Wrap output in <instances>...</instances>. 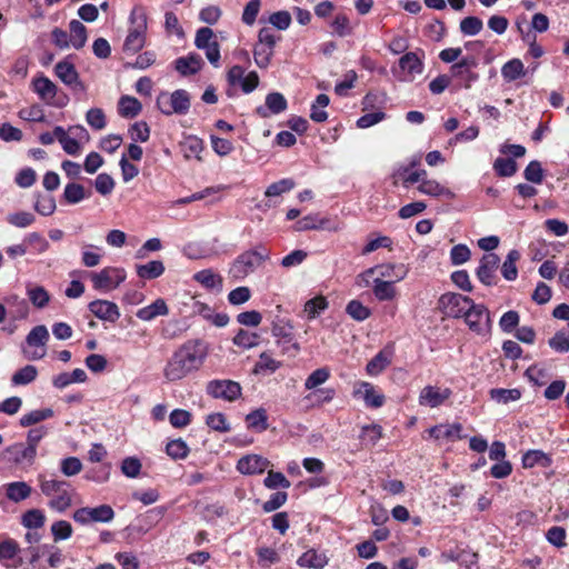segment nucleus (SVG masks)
Wrapping results in <instances>:
<instances>
[{
	"instance_id": "obj_33",
	"label": "nucleus",
	"mask_w": 569,
	"mask_h": 569,
	"mask_svg": "<svg viewBox=\"0 0 569 569\" xmlns=\"http://www.w3.org/2000/svg\"><path fill=\"white\" fill-rule=\"evenodd\" d=\"M418 190L430 197H447L452 198L453 193L446 187L441 186L436 180L423 179L418 186Z\"/></svg>"
},
{
	"instance_id": "obj_7",
	"label": "nucleus",
	"mask_w": 569,
	"mask_h": 569,
	"mask_svg": "<svg viewBox=\"0 0 569 569\" xmlns=\"http://www.w3.org/2000/svg\"><path fill=\"white\" fill-rule=\"evenodd\" d=\"M132 23L136 27L130 30L127 36L123 50L127 52H138L144 44V30L147 28V19L142 10L133 9L130 16Z\"/></svg>"
},
{
	"instance_id": "obj_1",
	"label": "nucleus",
	"mask_w": 569,
	"mask_h": 569,
	"mask_svg": "<svg viewBox=\"0 0 569 569\" xmlns=\"http://www.w3.org/2000/svg\"><path fill=\"white\" fill-rule=\"evenodd\" d=\"M208 355L206 345L200 340H189L180 346L167 361L163 376L169 382L179 381L198 371Z\"/></svg>"
},
{
	"instance_id": "obj_44",
	"label": "nucleus",
	"mask_w": 569,
	"mask_h": 569,
	"mask_svg": "<svg viewBox=\"0 0 569 569\" xmlns=\"http://www.w3.org/2000/svg\"><path fill=\"white\" fill-rule=\"evenodd\" d=\"M328 308V301L323 296H317L305 303L303 312L308 319H315Z\"/></svg>"
},
{
	"instance_id": "obj_38",
	"label": "nucleus",
	"mask_w": 569,
	"mask_h": 569,
	"mask_svg": "<svg viewBox=\"0 0 569 569\" xmlns=\"http://www.w3.org/2000/svg\"><path fill=\"white\" fill-rule=\"evenodd\" d=\"M37 376V368L32 365H27L13 373L11 377V383L13 386H26L34 381Z\"/></svg>"
},
{
	"instance_id": "obj_55",
	"label": "nucleus",
	"mask_w": 569,
	"mask_h": 569,
	"mask_svg": "<svg viewBox=\"0 0 569 569\" xmlns=\"http://www.w3.org/2000/svg\"><path fill=\"white\" fill-rule=\"evenodd\" d=\"M263 485L268 489H277L279 487L288 489L291 486L290 481L283 476V473L272 470L268 472V476L263 480Z\"/></svg>"
},
{
	"instance_id": "obj_52",
	"label": "nucleus",
	"mask_w": 569,
	"mask_h": 569,
	"mask_svg": "<svg viewBox=\"0 0 569 569\" xmlns=\"http://www.w3.org/2000/svg\"><path fill=\"white\" fill-rule=\"evenodd\" d=\"M483 28L482 20L478 17H466L460 21V31L465 36H476Z\"/></svg>"
},
{
	"instance_id": "obj_24",
	"label": "nucleus",
	"mask_w": 569,
	"mask_h": 569,
	"mask_svg": "<svg viewBox=\"0 0 569 569\" xmlns=\"http://www.w3.org/2000/svg\"><path fill=\"white\" fill-rule=\"evenodd\" d=\"M169 308L162 298L157 299L151 305L141 308L137 311L136 316L143 321H151L159 316H167Z\"/></svg>"
},
{
	"instance_id": "obj_36",
	"label": "nucleus",
	"mask_w": 569,
	"mask_h": 569,
	"mask_svg": "<svg viewBox=\"0 0 569 569\" xmlns=\"http://www.w3.org/2000/svg\"><path fill=\"white\" fill-rule=\"evenodd\" d=\"M372 291L379 301L392 300L396 297V289L392 281H386L381 278H376L373 280Z\"/></svg>"
},
{
	"instance_id": "obj_19",
	"label": "nucleus",
	"mask_w": 569,
	"mask_h": 569,
	"mask_svg": "<svg viewBox=\"0 0 569 569\" xmlns=\"http://www.w3.org/2000/svg\"><path fill=\"white\" fill-rule=\"evenodd\" d=\"M20 547L13 539H6L0 543V561L4 563L7 568H18L23 563V559L18 557Z\"/></svg>"
},
{
	"instance_id": "obj_29",
	"label": "nucleus",
	"mask_w": 569,
	"mask_h": 569,
	"mask_svg": "<svg viewBox=\"0 0 569 569\" xmlns=\"http://www.w3.org/2000/svg\"><path fill=\"white\" fill-rule=\"evenodd\" d=\"M552 465V459L549 455L541 450H529L522 457L523 468H532L535 466H541L548 468Z\"/></svg>"
},
{
	"instance_id": "obj_27",
	"label": "nucleus",
	"mask_w": 569,
	"mask_h": 569,
	"mask_svg": "<svg viewBox=\"0 0 569 569\" xmlns=\"http://www.w3.org/2000/svg\"><path fill=\"white\" fill-rule=\"evenodd\" d=\"M357 393H362L367 407L380 408L385 403V396L378 392L369 382H362Z\"/></svg>"
},
{
	"instance_id": "obj_32",
	"label": "nucleus",
	"mask_w": 569,
	"mask_h": 569,
	"mask_svg": "<svg viewBox=\"0 0 569 569\" xmlns=\"http://www.w3.org/2000/svg\"><path fill=\"white\" fill-rule=\"evenodd\" d=\"M399 67L402 71L413 77L423 71V63L416 52H407L399 59Z\"/></svg>"
},
{
	"instance_id": "obj_48",
	"label": "nucleus",
	"mask_w": 569,
	"mask_h": 569,
	"mask_svg": "<svg viewBox=\"0 0 569 569\" xmlns=\"http://www.w3.org/2000/svg\"><path fill=\"white\" fill-rule=\"evenodd\" d=\"M166 451L172 459H184L189 455V447L181 439H174L167 443Z\"/></svg>"
},
{
	"instance_id": "obj_47",
	"label": "nucleus",
	"mask_w": 569,
	"mask_h": 569,
	"mask_svg": "<svg viewBox=\"0 0 569 569\" xmlns=\"http://www.w3.org/2000/svg\"><path fill=\"white\" fill-rule=\"evenodd\" d=\"M46 516L40 509H31L23 513L22 525L28 529H38L43 527Z\"/></svg>"
},
{
	"instance_id": "obj_6",
	"label": "nucleus",
	"mask_w": 569,
	"mask_h": 569,
	"mask_svg": "<svg viewBox=\"0 0 569 569\" xmlns=\"http://www.w3.org/2000/svg\"><path fill=\"white\" fill-rule=\"evenodd\" d=\"M472 299L456 292H447L440 296L438 309L449 318H462Z\"/></svg>"
},
{
	"instance_id": "obj_51",
	"label": "nucleus",
	"mask_w": 569,
	"mask_h": 569,
	"mask_svg": "<svg viewBox=\"0 0 569 569\" xmlns=\"http://www.w3.org/2000/svg\"><path fill=\"white\" fill-rule=\"evenodd\" d=\"M346 312L357 321H363L371 315L370 309L363 306L359 300H351L346 307Z\"/></svg>"
},
{
	"instance_id": "obj_62",
	"label": "nucleus",
	"mask_w": 569,
	"mask_h": 569,
	"mask_svg": "<svg viewBox=\"0 0 569 569\" xmlns=\"http://www.w3.org/2000/svg\"><path fill=\"white\" fill-rule=\"evenodd\" d=\"M258 335L240 329L233 338V343L238 347L249 349L258 345Z\"/></svg>"
},
{
	"instance_id": "obj_42",
	"label": "nucleus",
	"mask_w": 569,
	"mask_h": 569,
	"mask_svg": "<svg viewBox=\"0 0 569 569\" xmlns=\"http://www.w3.org/2000/svg\"><path fill=\"white\" fill-rule=\"evenodd\" d=\"M390 357L383 350L379 351L368 363H367V372L370 376H378L389 365Z\"/></svg>"
},
{
	"instance_id": "obj_13",
	"label": "nucleus",
	"mask_w": 569,
	"mask_h": 569,
	"mask_svg": "<svg viewBox=\"0 0 569 569\" xmlns=\"http://www.w3.org/2000/svg\"><path fill=\"white\" fill-rule=\"evenodd\" d=\"M408 271H409L408 267L403 263H399V264L385 263V264H379V266L369 268L368 270H366L362 273V277L368 279L369 277L377 273L379 276L378 278H381L382 280L385 278L389 279L388 281H392V283H393L396 281H400V280L405 279L406 276L408 274Z\"/></svg>"
},
{
	"instance_id": "obj_59",
	"label": "nucleus",
	"mask_w": 569,
	"mask_h": 569,
	"mask_svg": "<svg viewBox=\"0 0 569 569\" xmlns=\"http://www.w3.org/2000/svg\"><path fill=\"white\" fill-rule=\"evenodd\" d=\"M548 345L556 352L565 353L569 351V333L565 331H557L552 338L549 339Z\"/></svg>"
},
{
	"instance_id": "obj_4",
	"label": "nucleus",
	"mask_w": 569,
	"mask_h": 569,
	"mask_svg": "<svg viewBox=\"0 0 569 569\" xmlns=\"http://www.w3.org/2000/svg\"><path fill=\"white\" fill-rule=\"evenodd\" d=\"M462 318L469 329L479 336H486L491 331L490 312L485 305L472 300Z\"/></svg>"
},
{
	"instance_id": "obj_58",
	"label": "nucleus",
	"mask_w": 569,
	"mask_h": 569,
	"mask_svg": "<svg viewBox=\"0 0 569 569\" xmlns=\"http://www.w3.org/2000/svg\"><path fill=\"white\" fill-rule=\"evenodd\" d=\"M281 367V362L273 359L271 356H269L267 352H262L259 356V360L257 361L254 366V372H261V371H270L274 372L277 369Z\"/></svg>"
},
{
	"instance_id": "obj_54",
	"label": "nucleus",
	"mask_w": 569,
	"mask_h": 569,
	"mask_svg": "<svg viewBox=\"0 0 569 569\" xmlns=\"http://www.w3.org/2000/svg\"><path fill=\"white\" fill-rule=\"evenodd\" d=\"M206 423L210 429L219 432H228L231 429L226 416L221 412L209 415L206 419Z\"/></svg>"
},
{
	"instance_id": "obj_21",
	"label": "nucleus",
	"mask_w": 569,
	"mask_h": 569,
	"mask_svg": "<svg viewBox=\"0 0 569 569\" xmlns=\"http://www.w3.org/2000/svg\"><path fill=\"white\" fill-rule=\"evenodd\" d=\"M329 558L325 552H318L309 549L303 552L297 560L298 566L310 569H323L328 565Z\"/></svg>"
},
{
	"instance_id": "obj_46",
	"label": "nucleus",
	"mask_w": 569,
	"mask_h": 569,
	"mask_svg": "<svg viewBox=\"0 0 569 569\" xmlns=\"http://www.w3.org/2000/svg\"><path fill=\"white\" fill-rule=\"evenodd\" d=\"M330 378V370L327 367H322L312 371L305 381V388L307 390L316 389L323 385Z\"/></svg>"
},
{
	"instance_id": "obj_60",
	"label": "nucleus",
	"mask_w": 569,
	"mask_h": 569,
	"mask_svg": "<svg viewBox=\"0 0 569 569\" xmlns=\"http://www.w3.org/2000/svg\"><path fill=\"white\" fill-rule=\"evenodd\" d=\"M114 186L116 183L113 178L108 173H100L94 180V188L97 192L102 196L110 194L113 191Z\"/></svg>"
},
{
	"instance_id": "obj_43",
	"label": "nucleus",
	"mask_w": 569,
	"mask_h": 569,
	"mask_svg": "<svg viewBox=\"0 0 569 569\" xmlns=\"http://www.w3.org/2000/svg\"><path fill=\"white\" fill-rule=\"evenodd\" d=\"M193 279L207 289H213L222 286L221 277L210 269L197 272L193 276Z\"/></svg>"
},
{
	"instance_id": "obj_16",
	"label": "nucleus",
	"mask_w": 569,
	"mask_h": 569,
	"mask_svg": "<svg viewBox=\"0 0 569 569\" xmlns=\"http://www.w3.org/2000/svg\"><path fill=\"white\" fill-rule=\"evenodd\" d=\"M288 107L284 96L280 92H271L266 97L264 106H259L256 113L261 118H269L271 114H279Z\"/></svg>"
},
{
	"instance_id": "obj_2",
	"label": "nucleus",
	"mask_w": 569,
	"mask_h": 569,
	"mask_svg": "<svg viewBox=\"0 0 569 569\" xmlns=\"http://www.w3.org/2000/svg\"><path fill=\"white\" fill-rule=\"evenodd\" d=\"M268 258L269 251L263 246L244 251L232 262L229 269V274L234 280H243L250 273L260 268Z\"/></svg>"
},
{
	"instance_id": "obj_40",
	"label": "nucleus",
	"mask_w": 569,
	"mask_h": 569,
	"mask_svg": "<svg viewBox=\"0 0 569 569\" xmlns=\"http://www.w3.org/2000/svg\"><path fill=\"white\" fill-rule=\"evenodd\" d=\"M27 296L31 303L37 308H43L50 301V295L48 291L41 286H31L27 287Z\"/></svg>"
},
{
	"instance_id": "obj_26",
	"label": "nucleus",
	"mask_w": 569,
	"mask_h": 569,
	"mask_svg": "<svg viewBox=\"0 0 569 569\" xmlns=\"http://www.w3.org/2000/svg\"><path fill=\"white\" fill-rule=\"evenodd\" d=\"M32 488L24 481H14L6 485V496L10 501L20 502L30 497Z\"/></svg>"
},
{
	"instance_id": "obj_3",
	"label": "nucleus",
	"mask_w": 569,
	"mask_h": 569,
	"mask_svg": "<svg viewBox=\"0 0 569 569\" xmlns=\"http://www.w3.org/2000/svg\"><path fill=\"white\" fill-rule=\"evenodd\" d=\"M41 492L47 497H52L49 507L59 512L66 511L72 503L70 495V483L64 480L47 479L44 476L38 477Z\"/></svg>"
},
{
	"instance_id": "obj_28",
	"label": "nucleus",
	"mask_w": 569,
	"mask_h": 569,
	"mask_svg": "<svg viewBox=\"0 0 569 569\" xmlns=\"http://www.w3.org/2000/svg\"><path fill=\"white\" fill-rule=\"evenodd\" d=\"M272 336L290 343L293 340V325L286 318L277 317L272 321Z\"/></svg>"
},
{
	"instance_id": "obj_5",
	"label": "nucleus",
	"mask_w": 569,
	"mask_h": 569,
	"mask_svg": "<svg viewBox=\"0 0 569 569\" xmlns=\"http://www.w3.org/2000/svg\"><path fill=\"white\" fill-rule=\"evenodd\" d=\"M190 96L183 89L173 91L170 96L160 93L157 98V106L163 114H186L190 109Z\"/></svg>"
},
{
	"instance_id": "obj_14",
	"label": "nucleus",
	"mask_w": 569,
	"mask_h": 569,
	"mask_svg": "<svg viewBox=\"0 0 569 569\" xmlns=\"http://www.w3.org/2000/svg\"><path fill=\"white\" fill-rule=\"evenodd\" d=\"M54 73L66 86L71 87L73 90H86L73 63L67 60L58 62L54 67Z\"/></svg>"
},
{
	"instance_id": "obj_35",
	"label": "nucleus",
	"mask_w": 569,
	"mask_h": 569,
	"mask_svg": "<svg viewBox=\"0 0 569 569\" xmlns=\"http://www.w3.org/2000/svg\"><path fill=\"white\" fill-rule=\"evenodd\" d=\"M501 74L507 82L515 81L526 74L525 66L520 59H511L502 66Z\"/></svg>"
},
{
	"instance_id": "obj_39",
	"label": "nucleus",
	"mask_w": 569,
	"mask_h": 569,
	"mask_svg": "<svg viewBox=\"0 0 569 569\" xmlns=\"http://www.w3.org/2000/svg\"><path fill=\"white\" fill-rule=\"evenodd\" d=\"M248 428L256 431H264L268 429V417L264 409L260 408L248 413L246 417Z\"/></svg>"
},
{
	"instance_id": "obj_61",
	"label": "nucleus",
	"mask_w": 569,
	"mask_h": 569,
	"mask_svg": "<svg viewBox=\"0 0 569 569\" xmlns=\"http://www.w3.org/2000/svg\"><path fill=\"white\" fill-rule=\"evenodd\" d=\"M86 120L94 130H101L106 127V116L102 109L92 108L87 111Z\"/></svg>"
},
{
	"instance_id": "obj_34",
	"label": "nucleus",
	"mask_w": 569,
	"mask_h": 569,
	"mask_svg": "<svg viewBox=\"0 0 569 569\" xmlns=\"http://www.w3.org/2000/svg\"><path fill=\"white\" fill-rule=\"evenodd\" d=\"M70 29V43L71 46L79 50L84 47L87 42V28L79 20H71L69 23Z\"/></svg>"
},
{
	"instance_id": "obj_64",
	"label": "nucleus",
	"mask_w": 569,
	"mask_h": 569,
	"mask_svg": "<svg viewBox=\"0 0 569 569\" xmlns=\"http://www.w3.org/2000/svg\"><path fill=\"white\" fill-rule=\"evenodd\" d=\"M273 54V49L270 47L256 44L253 50L254 62L259 68H267L270 63L271 57Z\"/></svg>"
},
{
	"instance_id": "obj_63",
	"label": "nucleus",
	"mask_w": 569,
	"mask_h": 569,
	"mask_svg": "<svg viewBox=\"0 0 569 569\" xmlns=\"http://www.w3.org/2000/svg\"><path fill=\"white\" fill-rule=\"evenodd\" d=\"M520 316L517 311L510 310L502 315L499 321L500 329L506 332H512L519 325Z\"/></svg>"
},
{
	"instance_id": "obj_50",
	"label": "nucleus",
	"mask_w": 569,
	"mask_h": 569,
	"mask_svg": "<svg viewBox=\"0 0 569 569\" xmlns=\"http://www.w3.org/2000/svg\"><path fill=\"white\" fill-rule=\"evenodd\" d=\"M493 169L500 177H511L517 171V163L511 158H497L493 162Z\"/></svg>"
},
{
	"instance_id": "obj_45",
	"label": "nucleus",
	"mask_w": 569,
	"mask_h": 569,
	"mask_svg": "<svg viewBox=\"0 0 569 569\" xmlns=\"http://www.w3.org/2000/svg\"><path fill=\"white\" fill-rule=\"evenodd\" d=\"M490 398L498 403H508L511 401H517L521 398V391L517 388L515 389H502L496 388L490 390Z\"/></svg>"
},
{
	"instance_id": "obj_56",
	"label": "nucleus",
	"mask_w": 569,
	"mask_h": 569,
	"mask_svg": "<svg viewBox=\"0 0 569 569\" xmlns=\"http://www.w3.org/2000/svg\"><path fill=\"white\" fill-rule=\"evenodd\" d=\"M49 338L44 326H36L27 336V343L34 347H43Z\"/></svg>"
},
{
	"instance_id": "obj_11",
	"label": "nucleus",
	"mask_w": 569,
	"mask_h": 569,
	"mask_svg": "<svg viewBox=\"0 0 569 569\" xmlns=\"http://www.w3.org/2000/svg\"><path fill=\"white\" fill-rule=\"evenodd\" d=\"M31 87L44 103L59 108L64 106V102L54 100L58 93V87L48 77L41 74L33 78Z\"/></svg>"
},
{
	"instance_id": "obj_20",
	"label": "nucleus",
	"mask_w": 569,
	"mask_h": 569,
	"mask_svg": "<svg viewBox=\"0 0 569 569\" xmlns=\"http://www.w3.org/2000/svg\"><path fill=\"white\" fill-rule=\"evenodd\" d=\"M203 66V60L198 53H189L180 57L174 61L176 70L181 76H190L197 73Z\"/></svg>"
},
{
	"instance_id": "obj_41",
	"label": "nucleus",
	"mask_w": 569,
	"mask_h": 569,
	"mask_svg": "<svg viewBox=\"0 0 569 569\" xmlns=\"http://www.w3.org/2000/svg\"><path fill=\"white\" fill-rule=\"evenodd\" d=\"M53 415H54L53 410L50 409V408H44V409H40V410H32V411L23 415L20 418V425L22 427H30V426L39 423V422H41L43 420L52 418Z\"/></svg>"
},
{
	"instance_id": "obj_9",
	"label": "nucleus",
	"mask_w": 569,
	"mask_h": 569,
	"mask_svg": "<svg viewBox=\"0 0 569 569\" xmlns=\"http://www.w3.org/2000/svg\"><path fill=\"white\" fill-rule=\"evenodd\" d=\"M241 386L233 380H211L207 385V393L214 399L234 401L241 397Z\"/></svg>"
},
{
	"instance_id": "obj_25",
	"label": "nucleus",
	"mask_w": 569,
	"mask_h": 569,
	"mask_svg": "<svg viewBox=\"0 0 569 569\" xmlns=\"http://www.w3.org/2000/svg\"><path fill=\"white\" fill-rule=\"evenodd\" d=\"M92 192L86 190L84 187L77 182H70L64 187L62 194L63 200L69 204H76L82 200L90 198Z\"/></svg>"
},
{
	"instance_id": "obj_37",
	"label": "nucleus",
	"mask_w": 569,
	"mask_h": 569,
	"mask_svg": "<svg viewBox=\"0 0 569 569\" xmlns=\"http://www.w3.org/2000/svg\"><path fill=\"white\" fill-rule=\"evenodd\" d=\"M520 259V252L516 249H512L508 252L506 260L501 266V273L503 278L508 281H513L518 277V269L516 267V262Z\"/></svg>"
},
{
	"instance_id": "obj_30",
	"label": "nucleus",
	"mask_w": 569,
	"mask_h": 569,
	"mask_svg": "<svg viewBox=\"0 0 569 569\" xmlns=\"http://www.w3.org/2000/svg\"><path fill=\"white\" fill-rule=\"evenodd\" d=\"M119 113L123 118H134L142 109L140 101L131 96H122L118 103Z\"/></svg>"
},
{
	"instance_id": "obj_17",
	"label": "nucleus",
	"mask_w": 569,
	"mask_h": 569,
	"mask_svg": "<svg viewBox=\"0 0 569 569\" xmlns=\"http://www.w3.org/2000/svg\"><path fill=\"white\" fill-rule=\"evenodd\" d=\"M451 393L449 388L440 389L433 386H427L420 391L419 403L421 406L436 408L448 400Z\"/></svg>"
},
{
	"instance_id": "obj_49",
	"label": "nucleus",
	"mask_w": 569,
	"mask_h": 569,
	"mask_svg": "<svg viewBox=\"0 0 569 569\" xmlns=\"http://www.w3.org/2000/svg\"><path fill=\"white\" fill-rule=\"evenodd\" d=\"M91 522H110L114 518V511L109 505L89 508Z\"/></svg>"
},
{
	"instance_id": "obj_8",
	"label": "nucleus",
	"mask_w": 569,
	"mask_h": 569,
	"mask_svg": "<svg viewBox=\"0 0 569 569\" xmlns=\"http://www.w3.org/2000/svg\"><path fill=\"white\" fill-rule=\"evenodd\" d=\"M126 280V271L121 268L106 267L99 272L91 273L93 288L110 291Z\"/></svg>"
},
{
	"instance_id": "obj_10",
	"label": "nucleus",
	"mask_w": 569,
	"mask_h": 569,
	"mask_svg": "<svg viewBox=\"0 0 569 569\" xmlns=\"http://www.w3.org/2000/svg\"><path fill=\"white\" fill-rule=\"evenodd\" d=\"M499 263L500 258L498 254L492 252L483 254L476 270V276L479 281L488 287L496 284V271Z\"/></svg>"
},
{
	"instance_id": "obj_23",
	"label": "nucleus",
	"mask_w": 569,
	"mask_h": 569,
	"mask_svg": "<svg viewBox=\"0 0 569 569\" xmlns=\"http://www.w3.org/2000/svg\"><path fill=\"white\" fill-rule=\"evenodd\" d=\"M477 66L475 58H463L459 62L451 66L450 71L452 76H462L466 73L467 83H465V88H470L471 83L478 80V74L472 72L471 69Z\"/></svg>"
},
{
	"instance_id": "obj_57",
	"label": "nucleus",
	"mask_w": 569,
	"mask_h": 569,
	"mask_svg": "<svg viewBox=\"0 0 569 569\" xmlns=\"http://www.w3.org/2000/svg\"><path fill=\"white\" fill-rule=\"evenodd\" d=\"M523 176L529 182L540 184L543 180L541 163L537 160L530 161L523 171Z\"/></svg>"
},
{
	"instance_id": "obj_12",
	"label": "nucleus",
	"mask_w": 569,
	"mask_h": 569,
	"mask_svg": "<svg viewBox=\"0 0 569 569\" xmlns=\"http://www.w3.org/2000/svg\"><path fill=\"white\" fill-rule=\"evenodd\" d=\"M244 71L241 66H233L227 73V80L230 86L239 84L244 93H250L258 87L259 77L256 71L244 76Z\"/></svg>"
},
{
	"instance_id": "obj_22",
	"label": "nucleus",
	"mask_w": 569,
	"mask_h": 569,
	"mask_svg": "<svg viewBox=\"0 0 569 569\" xmlns=\"http://www.w3.org/2000/svg\"><path fill=\"white\" fill-rule=\"evenodd\" d=\"M461 423L438 425L429 429V435L437 440L445 438L455 441L465 438V436L461 435Z\"/></svg>"
},
{
	"instance_id": "obj_31",
	"label": "nucleus",
	"mask_w": 569,
	"mask_h": 569,
	"mask_svg": "<svg viewBox=\"0 0 569 569\" xmlns=\"http://www.w3.org/2000/svg\"><path fill=\"white\" fill-rule=\"evenodd\" d=\"M164 270V266L160 260H152L146 264H137L136 267L138 277L148 280L159 278Z\"/></svg>"
},
{
	"instance_id": "obj_15",
	"label": "nucleus",
	"mask_w": 569,
	"mask_h": 569,
	"mask_svg": "<svg viewBox=\"0 0 569 569\" xmlns=\"http://www.w3.org/2000/svg\"><path fill=\"white\" fill-rule=\"evenodd\" d=\"M270 466V461L259 455H246L237 462V470L241 475H260Z\"/></svg>"
},
{
	"instance_id": "obj_18",
	"label": "nucleus",
	"mask_w": 569,
	"mask_h": 569,
	"mask_svg": "<svg viewBox=\"0 0 569 569\" xmlns=\"http://www.w3.org/2000/svg\"><path fill=\"white\" fill-rule=\"evenodd\" d=\"M89 310L99 319L114 323L120 318V311L114 302L96 300L89 303Z\"/></svg>"
},
{
	"instance_id": "obj_53",
	"label": "nucleus",
	"mask_w": 569,
	"mask_h": 569,
	"mask_svg": "<svg viewBox=\"0 0 569 569\" xmlns=\"http://www.w3.org/2000/svg\"><path fill=\"white\" fill-rule=\"evenodd\" d=\"M34 220V216L27 211L13 212L7 216L8 223L18 228H27L31 226Z\"/></svg>"
}]
</instances>
